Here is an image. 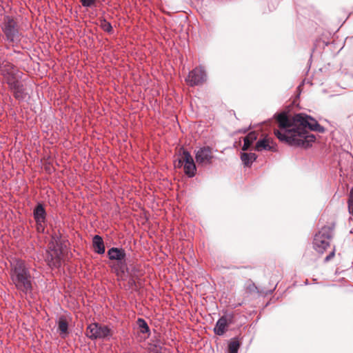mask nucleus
Instances as JSON below:
<instances>
[{"label": "nucleus", "instance_id": "nucleus-1", "mask_svg": "<svg viewBox=\"0 0 353 353\" xmlns=\"http://www.w3.org/2000/svg\"><path fill=\"white\" fill-rule=\"evenodd\" d=\"M274 117L279 127V130H274L275 136L279 141L291 146L307 148L316 140V136L309 131L325 132V128L314 118L305 113H297L290 117L283 112Z\"/></svg>", "mask_w": 353, "mask_h": 353}, {"label": "nucleus", "instance_id": "nucleus-2", "mask_svg": "<svg viewBox=\"0 0 353 353\" xmlns=\"http://www.w3.org/2000/svg\"><path fill=\"white\" fill-rule=\"evenodd\" d=\"M10 276L12 283L21 296H32L34 277L31 268L23 260L14 259L10 262Z\"/></svg>", "mask_w": 353, "mask_h": 353}, {"label": "nucleus", "instance_id": "nucleus-3", "mask_svg": "<svg viewBox=\"0 0 353 353\" xmlns=\"http://www.w3.org/2000/svg\"><path fill=\"white\" fill-rule=\"evenodd\" d=\"M107 255L110 261L117 262L111 265V268L117 276L122 278L129 272L126 262V252L123 248L112 247L108 250Z\"/></svg>", "mask_w": 353, "mask_h": 353}, {"label": "nucleus", "instance_id": "nucleus-4", "mask_svg": "<svg viewBox=\"0 0 353 353\" xmlns=\"http://www.w3.org/2000/svg\"><path fill=\"white\" fill-rule=\"evenodd\" d=\"M334 224L325 225L316 233L313 240V248L319 254H323L330 246V241L332 237Z\"/></svg>", "mask_w": 353, "mask_h": 353}, {"label": "nucleus", "instance_id": "nucleus-5", "mask_svg": "<svg viewBox=\"0 0 353 353\" xmlns=\"http://www.w3.org/2000/svg\"><path fill=\"white\" fill-rule=\"evenodd\" d=\"M63 250L61 243L52 241L48 245L45 260L49 267L59 268L62 264Z\"/></svg>", "mask_w": 353, "mask_h": 353}, {"label": "nucleus", "instance_id": "nucleus-6", "mask_svg": "<svg viewBox=\"0 0 353 353\" xmlns=\"http://www.w3.org/2000/svg\"><path fill=\"white\" fill-rule=\"evenodd\" d=\"M1 28L7 41L9 43L20 41L21 33L19 32L17 22L12 17L8 15L5 16L1 23Z\"/></svg>", "mask_w": 353, "mask_h": 353}, {"label": "nucleus", "instance_id": "nucleus-7", "mask_svg": "<svg viewBox=\"0 0 353 353\" xmlns=\"http://www.w3.org/2000/svg\"><path fill=\"white\" fill-rule=\"evenodd\" d=\"M85 335L91 340L104 339L112 336V330L108 325L94 323L88 326Z\"/></svg>", "mask_w": 353, "mask_h": 353}, {"label": "nucleus", "instance_id": "nucleus-8", "mask_svg": "<svg viewBox=\"0 0 353 353\" xmlns=\"http://www.w3.org/2000/svg\"><path fill=\"white\" fill-rule=\"evenodd\" d=\"M207 79V74L205 69L200 66L196 67L189 72L185 81L190 86H195L202 84Z\"/></svg>", "mask_w": 353, "mask_h": 353}, {"label": "nucleus", "instance_id": "nucleus-9", "mask_svg": "<svg viewBox=\"0 0 353 353\" xmlns=\"http://www.w3.org/2000/svg\"><path fill=\"white\" fill-rule=\"evenodd\" d=\"M213 158L212 149L209 146H203L195 150V159L199 165L211 164Z\"/></svg>", "mask_w": 353, "mask_h": 353}, {"label": "nucleus", "instance_id": "nucleus-10", "mask_svg": "<svg viewBox=\"0 0 353 353\" xmlns=\"http://www.w3.org/2000/svg\"><path fill=\"white\" fill-rule=\"evenodd\" d=\"M47 213L43 205L38 203L33 210V217L36 221L38 230H44L43 223L46 221Z\"/></svg>", "mask_w": 353, "mask_h": 353}, {"label": "nucleus", "instance_id": "nucleus-11", "mask_svg": "<svg viewBox=\"0 0 353 353\" xmlns=\"http://www.w3.org/2000/svg\"><path fill=\"white\" fill-rule=\"evenodd\" d=\"M273 141H270V140L267 137H264L263 139H259L254 147V150L261 152L262 150H268L275 152L276 150V147L270 143H272Z\"/></svg>", "mask_w": 353, "mask_h": 353}, {"label": "nucleus", "instance_id": "nucleus-12", "mask_svg": "<svg viewBox=\"0 0 353 353\" xmlns=\"http://www.w3.org/2000/svg\"><path fill=\"white\" fill-rule=\"evenodd\" d=\"M0 72L3 77L13 72H19L12 63L4 59H0Z\"/></svg>", "mask_w": 353, "mask_h": 353}, {"label": "nucleus", "instance_id": "nucleus-13", "mask_svg": "<svg viewBox=\"0 0 353 353\" xmlns=\"http://www.w3.org/2000/svg\"><path fill=\"white\" fill-rule=\"evenodd\" d=\"M228 326V319L225 316H223L216 321L214 327V332L219 336H223L227 330Z\"/></svg>", "mask_w": 353, "mask_h": 353}, {"label": "nucleus", "instance_id": "nucleus-14", "mask_svg": "<svg viewBox=\"0 0 353 353\" xmlns=\"http://www.w3.org/2000/svg\"><path fill=\"white\" fill-rule=\"evenodd\" d=\"M92 246L96 253L103 254L105 251L104 242L102 237L99 235H94L92 238Z\"/></svg>", "mask_w": 353, "mask_h": 353}, {"label": "nucleus", "instance_id": "nucleus-15", "mask_svg": "<svg viewBox=\"0 0 353 353\" xmlns=\"http://www.w3.org/2000/svg\"><path fill=\"white\" fill-rule=\"evenodd\" d=\"M57 332L62 338H65L69 334L68 323L64 316L59 319Z\"/></svg>", "mask_w": 353, "mask_h": 353}, {"label": "nucleus", "instance_id": "nucleus-16", "mask_svg": "<svg viewBox=\"0 0 353 353\" xmlns=\"http://www.w3.org/2000/svg\"><path fill=\"white\" fill-rule=\"evenodd\" d=\"M257 159V155L252 152H241V159L243 165L246 167H250L254 161Z\"/></svg>", "mask_w": 353, "mask_h": 353}, {"label": "nucleus", "instance_id": "nucleus-17", "mask_svg": "<svg viewBox=\"0 0 353 353\" xmlns=\"http://www.w3.org/2000/svg\"><path fill=\"white\" fill-rule=\"evenodd\" d=\"M183 169L185 174L188 177L192 178L194 176L196 171V167L194 160L190 163H185L183 165Z\"/></svg>", "mask_w": 353, "mask_h": 353}, {"label": "nucleus", "instance_id": "nucleus-18", "mask_svg": "<svg viewBox=\"0 0 353 353\" xmlns=\"http://www.w3.org/2000/svg\"><path fill=\"white\" fill-rule=\"evenodd\" d=\"M241 345V343L239 341L237 337L232 339L228 345V353H238Z\"/></svg>", "mask_w": 353, "mask_h": 353}, {"label": "nucleus", "instance_id": "nucleus-19", "mask_svg": "<svg viewBox=\"0 0 353 353\" xmlns=\"http://www.w3.org/2000/svg\"><path fill=\"white\" fill-rule=\"evenodd\" d=\"M194 159L190 153L187 150H183L181 158L177 160V164L176 161L175 162V166L181 167L185 163H190Z\"/></svg>", "mask_w": 353, "mask_h": 353}, {"label": "nucleus", "instance_id": "nucleus-20", "mask_svg": "<svg viewBox=\"0 0 353 353\" xmlns=\"http://www.w3.org/2000/svg\"><path fill=\"white\" fill-rule=\"evenodd\" d=\"M137 324L139 326V327L140 329V332L142 334H150V327H149L147 322L145 321V320H144L142 318H139L137 321Z\"/></svg>", "mask_w": 353, "mask_h": 353}, {"label": "nucleus", "instance_id": "nucleus-21", "mask_svg": "<svg viewBox=\"0 0 353 353\" xmlns=\"http://www.w3.org/2000/svg\"><path fill=\"white\" fill-rule=\"evenodd\" d=\"M12 92L14 98L19 101L24 100L26 97L25 88L23 84L19 85V87L17 88V89L14 90Z\"/></svg>", "mask_w": 353, "mask_h": 353}, {"label": "nucleus", "instance_id": "nucleus-22", "mask_svg": "<svg viewBox=\"0 0 353 353\" xmlns=\"http://www.w3.org/2000/svg\"><path fill=\"white\" fill-rule=\"evenodd\" d=\"M257 139V134L255 132H250L244 138L243 141H246L252 145L253 143Z\"/></svg>", "mask_w": 353, "mask_h": 353}, {"label": "nucleus", "instance_id": "nucleus-23", "mask_svg": "<svg viewBox=\"0 0 353 353\" xmlns=\"http://www.w3.org/2000/svg\"><path fill=\"white\" fill-rule=\"evenodd\" d=\"M101 28L107 32H111L112 31V26L110 22L106 21L105 19H103L101 22Z\"/></svg>", "mask_w": 353, "mask_h": 353}, {"label": "nucleus", "instance_id": "nucleus-24", "mask_svg": "<svg viewBox=\"0 0 353 353\" xmlns=\"http://www.w3.org/2000/svg\"><path fill=\"white\" fill-rule=\"evenodd\" d=\"M7 83H9L10 82L14 81L19 79L18 72H13L12 74H9L8 75L3 77Z\"/></svg>", "mask_w": 353, "mask_h": 353}, {"label": "nucleus", "instance_id": "nucleus-25", "mask_svg": "<svg viewBox=\"0 0 353 353\" xmlns=\"http://www.w3.org/2000/svg\"><path fill=\"white\" fill-rule=\"evenodd\" d=\"M22 83L20 82V81L19 79L14 81H12V82H10L9 83H8L10 89L13 92L14 90H15L17 89V88L19 87V85H21Z\"/></svg>", "mask_w": 353, "mask_h": 353}, {"label": "nucleus", "instance_id": "nucleus-26", "mask_svg": "<svg viewBox=\"0 0 353 353\" xmlns=\"http://www.w3.org/2000/svg\"><path fill=\"white\" fill-rule=\"evenodd\" d=\"M82 6L85 8H90L95 3V0H80Z\"/></svg>", "mask_w": 353, "mask_h": 353}, {"label": "nucleus", "instance_id": "nucleus-27", "mask_svg": "<svg viewBox=\"0 0 353 353\" xmlns=\"http://www.w3.org/2000/svg\"><path fill=\"white\" fill-rule=\"evenodd\" d=\"M252 145H250L248 143H247L246 141H244L243 143V145L242 147V150L243 151H247V150H249L250 148H251Z\"/></svg>", "mask_w": 353, "mask_h": 353}, {"label": "nucleus", "instance_id": "nucleus-28", "mask_svg": "<svg viewBox=\"0 0 353 353\" xmlns=\"http://www.w3.org/2000/svg\"><path fill=\"white\" fill-rule=\"evenodd\" d=\"M334 256V251L331 252L325 258V261H329Z\"/></svg>", "mask_w": 353, "mask_h": 353}, {"label": "nucleus", "instance_id": "nucleus-29", "mask_svg": "<svg viewBox=\"0 0 353 353\" xmlns=\"http://www.w3.org/2000/svg\"><path fill=\"white\" fill-rule=\"evenodd\" d=\"M254 290H256V292H259V291L257 290V288H256V286L254 284H252V285L249 286V290L250 291H252Z\"/></svg>", "mask_w": 353, "mask_h": 353}, {"label": "nucleus", "instance_id": "nucleus-30", "mask_svg": "<svg viewBox=\"0 0 353 353\" xmlns=\"http://www.w3.org/2000/svg\"><path fill=\"white\" fill-rule=\"evenodd\" d=\"M349 199L353 200V188H351L350 191V198Z\"/></svg>", "mask_w": 353, "mask_h": 353}, {"label": "nucleus", "instance_id": "nucleus-31", "mask_svg": "<svg viewBox=\"0 0 353 353\" xmlns=\"http://www.w3.org/2000/svg\"><path fill=\"white\" fill-rule=\"evenodd\" d=\"M150 353H161L159 350H152Z\"/></svg>", "mask_w": 353, "mask_h": 353}, {"label": "nucleus", "instance_id": "nucleus-32", "mask_svg": "<svg viewBox=\"0 0 353 353\" xmlns=\"http://www.w3.org/2000/svg\"><path fill=\"white\" fill-rule=\"evenodd\" d=\"M351 77L353 78V74L351 75Z\"/></svg>", "mask_w": 353, "mask_h": 353}]
</instances>
